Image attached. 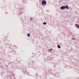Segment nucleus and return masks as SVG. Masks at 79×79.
<instances>
[{
  "mask_svg": "<svg viewBox=\"0 0 79 79\" xmlns=\"http://www.w3.org/2000/svg\"><path fill=\"white\" fill-rule=\"evenodd\" d=\"M47 3V2L45 1V0H43L42 2V5H45V4Z\"/></svg>",
  "mask_w": 79,
  "mask_h": 79,
  "instance_id": "1",
  "label": "nucleus"
},
{
  "mask_svg": "<svg viewBox=\"0 0 79 79\" xmlns=\"http://www.w3.org/2000/svg\"><path fill=\"white\" fill-rule=\"evenodd\" d=\"M54 76L56 77H60V74L58 73H56L54 74Z\"/></svg>",
  "mask_w": 79,
  "mask_h": 79,
  "instance_id": "2",
  "label": "nucleus"
},
{
  "mask_svg": "<svg viewBox=\"0 0 79 79\" xmlns=\"http://www.w3.org/2000/svg\"><path fill=\"white\" fill-rule=\"evenodd\" d=\"M23 73H27L28 74H29V72L26 71V70L25 69H23Z\"/></svg>",
  "mask_w": 79,
  "mask_h": 79,
  "instance_id": "3",
  "label": "nucleus"
},
{
  "mask_svg": "<svg viewBox=\"0 0 79 79\" xmlns=\"http://www.w3.org/2000/svg\"><path fill=\"white\" fill-rule=\"evenodd\" d=\"M48 73H49V74H52V73H53L52 72V69H50L49 70H48Z\"/></svg>",
  "mask_w": 79,
  "mask_h": 79,
  "instance_id": "4",
  "label": "nucleus"
},
{
  "mask_svg": "<svg viewBox=\"0 0 79 79\" xmlns=\"http://www.w3.org/2000/svg\"><path fill=\"white\" fill-rule=\"evenodd\" d=\"M60 9H61V10H64L65 9V6H62L60 7Z\"/></svg>",
  "mask_w": 79,
  "mask_h": 79,
  "instance_id": "5",
  "label": "nucleus"
},
{
  "mask_svg": "<svg viewBox=\"0 0 79 79\" xmlns=\"http://www.w3.org/2000/svg\"><path fill=\"white\" fill-rule=\"evenodd\" d=\"M19 11H21V12H20V15H22V13H23V8H20L19 9Z\"/></svg>",
  "mask_w": 79,
  "mask_h": 79,
  "instance_id": "6",
  "label": "nucleus"
},
{
  "mask_svg": "<svg viewBox=\"0 0 79 79\" xmlns=\"http://www.w3.org/2000/svg\"><path fill=\"white\" fill-rule=\"evenodd\" d=\"M65 8H66V9H69V7H68V6L66 5L65 6Z\"/></svg>",
  "mask_w": 79,
  "mask_h": 79,
  "instance_id": "7",
  "label": "nucleus"
},
{
  "mask_svg": "<svg viewBox=\"0 0 79 79\" xmlns=\"http://www.w3.org/2000/svg\"><path fill=\"white\" fill-rule=\"evenodd\" d=\"M57 47L58 48H61V46H60L59 45H57Z\"/></svg>",
  "mask_w": 79,
  "mask_h": 79,
  "instance_id": "8",
  "label": "nucleus"
},
{
  "mask_svg": "<svg viewBox=\"0 0 79 79\" xmlns=\"http://www.w3.org/2000/svg\"><path fill=\"white\" fill-rule=\"evenodd\" d=\"M43 24H44V25H45L47 24V23L46 22H44L43 23Z\"/></svg>",
  "mask_w": 79,
  "mask_h": 79,
  "instance_id": "9",
  "label": "nucleus"
},
{
  "mask_svg": "<svg viewBox=\"0 0 79 79\" xmlns=\"http://www.w3.org/2000/svg\"><path fill=\"white\" fill-rule=\"evenodd\" d=\"M27 35H28V37H30V35H31L29 33H27Z\"/></svg>",
  "mask_w": 79,
  "mask_h": 79,
  "instance_id": "10",
  "label": "nucleus"
},
{
  "mask_svg": "<svg viewBox=\"0 0 79 79\" xmlns=\"http://www.w3.org/2000/svg\"><path fill=\"white\" fill-rule=\"evenodd\" d=\"M72 40H76V38H72Z\"/></svg>",
  "mask_w": 79,
  "mask_h": 79,
  "instance_id": "11",
  "label": "nucleus"
},
{
  "mask_svg": "<svg viewBox=\"0 0 79 79\" xmlns=\"http://www.w3.org/2000/svg\"><path fill=\"white\" fill-rule=\"evenodd\" d=\"M76 26L77 27H79V25H77V24H76Z\"/></svg>",
  "mask_w": 79,
  "mask_h": 79,
  "instance_id": "12",
  "label": "nucleus"
},
{
  "mask_svg": "<svg viewBox=\"0 0 79 79\" xmlns=\"http://www.w3.org/2000/svg\"><path fill=\"white\" fill-rule=\"evenodd\" d=\"M30 20H32V18H30Z\"/></svg>",
  "mask_w": 79,
  "mask_h": 79,
  "instance_id": "13",
  "label": "nucleus"
},
{
  "mask_svg": "<svg viewBox=\"0 0 79 79\" xmlns=\"http://www.w3.org/2000/svg\"><path fill=\"white\" fill-rule=\"evenodd\" d=\"M51 50H52V49H51L50 50H49V51H51Z\"/></svg>",
  "mask_w": 79,
  "mask_h": 79,
  "instance_id": "14",
  "label": "nucleus"
},
{
  "mask_svg": "<svg viewBox=\"0 0 79 79\" xmlns=\"http://www.w3.org/2000/svg\"><path fill=\"white\" fill-rule=\"evenodd\" d=\"M54 68H55V65H54V66H53Z\"/></svg>",
  "mask_w": 79,
  "mask_h": 79,
  "instance_id": "15",
  "label": "nucleus"
}]
</instances>
